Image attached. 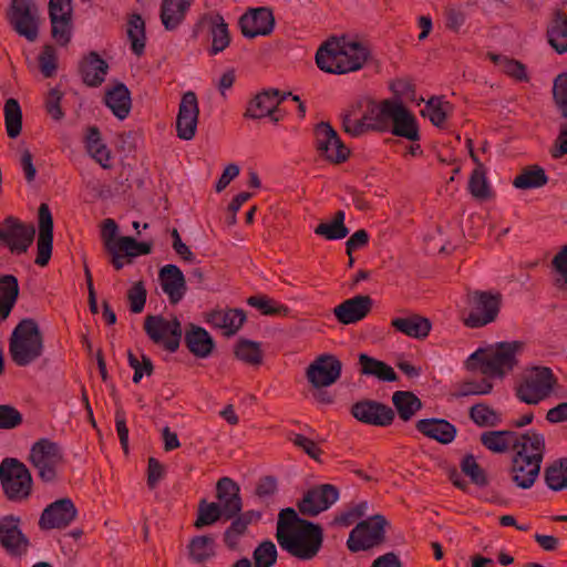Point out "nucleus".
<instances>
[{
  "label": "nucleus",
  "instance_id": "nucleus-1",
  "mask_svg": "<svg viewBox=\"0 0 567 567\" xmlns=\"http://www.w3.org/2000/svg\"><path fill=\"white\" fill-rule=\"evenodd\" d=\"M276 538L289 555L300 560H310L320 551L323 530L319 524L300 518L291 508L281 509L278 515Z\"/></svg>",
  "mask_w": 567,
  "mask_h": 567
},
{
  "label": "nucleus",
  "instance_id": "nucleus-2",
  "mask_svg": "<svg viewBox=\"0 0 567 567\" xmlns=\"http://www.w3.org/2000/svg\"><path fill=\"white\" fill-rule=\"evenodd\" d=\"M370 55L368 47L346 35L328 39L316 53L318 68L327 73L343 74L360 70Z\"/></svg>",
  "mask_w": 567,
  "mask_h": 567
},
{
  "label": "nucleus",
  "instance_id": "nucleus-3",
  "mask_svg": "<svg viewBox=\"0 0 567 567\" xmlns=\"http://www.w3.org/2000/svg\"><path fill=\"white\" fill-rule=\"evenodd\" d=\"M394 100L377 102L371 97H361L352 103L342 114V128L353 137L367 132L389 131V116Z\"/></svg>",
  "mask_w": 567,
  "mask_h": 567
},
{
  "label": "nucleus",
  "instance_id": "nucleus-4",
  "mask_svg": "<svg viewBox=\"0 0 567 567\" xmlns=\"http://www.w3.org/2000/svg\"><path fill=\"white\" fill-rule=\"evenodd\" d=\"M524 347L523 341H511L498 342L487 350L478 349L467 358L465 367L471 372H480L491 379H503L517 365V354Z\"/></svg>",
  "mask_w": 567,
  "mask_h": 567
},
{
  "label": "nucleus",
  "instance_id": "nucleus-5",
  "mask_svg": "<svg viewBox=\"0 0 567 567\" xmlns=\"http://www.w3.org/2000/svg\"><path fill=\"white\" fill-rule=\"evenodd\" d=\"M43 336L34 319H22L9 340V353L12 361L19 367H25L43 353Z\"/></svg>",
  "mask_w": 567,
  "mask_h": 567
},
{
  "label": "nucleus",
  "instance_id": "nucleus-6",
  "mask_svg": "<svg viewBox=\"0 0 567 567\" xmlns=\"http://www.w3.org/2000/svg\"><path fill=\"white\" fill-rule=\"evenodd\" d=\"M0 482L6 497L11 502H23L31 495V473L18 458L7 457L1 462Z\"/></svg>",
  "mask_w": 567,
  "mask_h": 567
},
{
  "label": "nucleus",
  "instance_id": "nucleus-7",
  "mask_svg": "<svg viewBox=\"0 0 567 567\" xmlns=\"http://www.w3.org/2000/svg\"><path fill=\"white\" fill-rule=\"evenodd\" d=\"M556 378L547 367H533L523 375L516 388L517 398L527 404H537L548 398L556 385Z\"/></svg>",
  "mask_w": 567,
  "mask_h": 567
},
{
  "label": "nucleus",
  "instance_id": "nucleus-8",
  "mask_svg": "<svg viewBox=\"0 0 567 567\" xmlns=\"http://www.w3.org/2000/svg\"><path fill=\"white\" fill-rule=\"evenodd\" d=\"M388 520L382 515H373L361 520L350 532L347 547L351 553H359L381 546L385 542Z\"/></svg>",
  "mask_w": 567,
  "mask_h": 567
},
{
  "label": "nucleus",
  "instance_id": "nucleus-9",
  "mask_svg": "<svg viewBox=\"0 0 567 567\" xmlns=\"http://www.w3.org/2000/svg\"><path fill=\"white\" fill-rule=\"evenodd\" d=\"M29 461L37 468L39 477L51 483L56 480L58 467L63 463V453L58 443L41 439L32 445Z\"/></svg>",
  "mask_w": 567,
  "mask_h": 567
},
{
  "label": "nucleus",
  "instance_id": "nucleus-10",
  "mask_svg": "<svg viewBox=\"0 0 567 567\" xmlns=\"http://www.w3.org/2000/svg\"><path fill=\"white\" fill-rule=\"evenodd\" d=\"M144 330L154 343L163 346L168 352L174 353L178 350L183 329L176 317L168 320L163 316L150 315L144 320Z\"/></svg>",
  "mask_w": 567,
  "mask_h": 567
},
{
  "label": "nucleus",
  "instance_id": "nucleus-11",
  "mask_svg": "<svg viewBox=\"0 0 567 567\" xmlns=\"http://www.w3.org/2000/svg\"><path fill=\"white\" fill-rule=\"evenodd\" d=\"M472 309L464 319L468 328H481L494 322L499 313L502 295L499 292L473 291L468 295Z\"/></svg>",
  "mask_w": 567,
  "mask_h": 567
},
{
  "label": "nucleus",
  "instance_id": "nucleus-12",
  "mask_svg": "<svg viewBox=\"0 0 567 567\" xmlns=\"http://www.w3.org/2000/svg\"><path fill=\"white\" fill-rule=\"evenodd\" d=\"M34 235L33 225L22 223L14 216H8L0 223V246L12 254H25L34 240Z\"/></svg>",
  "mask_w": 567,
  "mask_h": 567
},
{
  "label": "nucleus",
  "instance_id": "nucleus-13",
  "mask_svg": "<svg viewBox=\"0 0 567 567\" xmlns=\"http://www.w3.org/2000/svg\"><path fill=\"white\" fill-rule=\"evenodd\" d=\"M342 362L330 353L318 355L306 369V379L311 388L330 386L341 377Z\"/></svg>",
  "mask_w": 567,
  "mask_h": 567
},
{
  "label": "nucleus",
  "instance_id": "nucleus-14",
  "mask_svg": "<svg viewBox=\"0 0 567 567\" xmlns=\"http://www.w3.org/2000/svg\"><path fill=\"white\" fill-rule=\"evenodd\" d=\"M315 133L317 150L322 157L333 164H340L348 159L350 150L329 123H319L316 126Z\"/></svg>",
  "mask_w": 567,
  "mask_h": 567
},
{
  "label": "nucleus",
  "instance_id": "nucleus-15",
  "mask_svg": "<svg viewBox=\"0 0 567 567\" xmlns=\"http://www.w3.org/2000/svg\"><path fill=\"white\" fill-rule=\"evenodd\" d=\"M9 21L18 34L33 42L38 38L37 9L30 0H13Z\"/></svg>",
  "mask_w": 567,
  "mask_h": 567
},
{
  "label": "nucleus",
  "instance_id": "nucleus-16",
  "mask_svg": "<svg viewBox=\"0 0 567 567\" xmlns=\"http://www.w3.org/2000/svg\"><path fill=\"white\" fill-rule=\"evenodd\" d=\"M339 498V491L332 484H322L309 489L298 502L299 512L306 516H317L328 509Z\"/></svg>",
  "mask_w": 567,
  "mask_h": 567
},
{
  "label": "nucleus",
  "instance_id": "nucleus-17",
  "mask_svg": "<svg viewBox=\"0 0 567 567\" xmlns=\"http://www.w3.org/2000/svg\"><path fill=\"white\" fill-rule=\"evenodd\" d=\"M78 515V509L71 498H60L48 505L39 519L41 529H61L68 527Z\"/></svg>",
  "mask_w": 567,
  "mask_h": 567
},
{
  "label": "nucleus",
  "instance_id": "nucleus-18",
  "mask_svg": "<svg viewBox=\"0 0 567 567\" xmlns=\"http://www.w3.org/2000/svg\"><path fill=\"white\" fill-rule=\"evenodd\" d=\"M199 107L197 96L193 91L183 94L176 118L177 136L184 141L194 138L197 131Z\"/></svg>",
  "mask_w": 567,
  "mask_h": 567
},
{
  "label": "nucleus",
  "instance_id": "nucleus-19",
  "mask_svg": "<svg viewBox=\"0 0 567 567\" xmlns=\"http://www.w3.org/2000/svg\"><path fill=\"white\" fill-rule=\"evenodd\" d=\"M351 414L358 421L374 426H388L395 416L390 406L372 400H362L354 403L351 408Z\"/></svg>",
  "mask_w": 567,
  "mask_h": 567
},
{
  "label": "nucleus",
  "instance_id": "nucleus-20",
  "mask_svg": "<svg viewBox=\"0 0 567 567\" xmlns=\"http://www.w3.org/2000/svg\"><path fill=\"white\" fill-rule=\"evenodd\" d=\"M279 94L280 91L278 89L264 90L258 93L249 101L244 116L252 120L269 117L271 122L278 123L281 120V116L277 115L280 105V101H278Z\"/></svg>",
  "mask_w": 567,
  "mask_h": 567
},
{
  "label": "nucleus",
  "instance_id": "nucleus-21",
  "mask_svg": "<svg viewBox=\"0 0 567 567\" xmlns=\"http://www.w3.org/2000/svg\"><path fill=\"white\" fill-rule=\"evenodd\" d=\"M216 505L224 514V519L229 520L243 511V499L239 485L229 477H221L216 483Z\"/></svg>",
  "mask_w": 567,
  "mask_h": 567
},
{
  "label": "nucleus",
  "instance_id": "nucleus-22",
  "mask_svg": "<svg viewBox=\"0 0 567 567\" xmlns=\"http://www.w3.org/2000/svg\"><path fill=\"white\" fill-rule=\"evenodd\" d=\"M373 300L369 295H357L333 308V315L342 324H353L363 320L372 311Z\"/></svg>",
  "mask_w": 567,
  "mask_h": 567
},
{
  "label": "nucleus",
  "instance_id": "nucleus-23",
  "mask_svg": "<svg viewBox=\"0 0 567 567\" xmlns=\"http://www.w3.org/2000/svg\"><path fill=\"white\" fill-rule=\"evenodd\" d=\"M274 25L275 18L272 11L268 8L250 9L239 19L241 33L248 39L270 34Z\"/></svg>",
  "mask_w": 567,
  "mask_h": 567
},
{
  "label": "nucleus",
  "instance_id": "nucleus-24",
  "mask_svg": "<svg viewBox=\"0 0 567 567\" xmlns=\"http://www.w3.org/2000/svg\"><path fill=\"white\" fill-rule=\"evenodd\" d=\"M20 518L8 515L0 520V544L13 556H21L27 553L29 547L28 538L22 534Z\"/></svg>",
  "mask_w": 567,
  "mask_h": 567
},
{
  "label": "nucleus",
  "instance_id": "nucleus-25",
  "mask_svg": "<svg viewBox=\"0 0 567 567\" xmlns=\"http://www.w3.org/2000/svg\"><path fill=\"white\" fill-rule=\"evenodd\" d=\"M53 245V218L47 204L39 207V235L37 240V258L34 262L44 267L49 264Z\"/></svg>",
  "mask_w": 567,
  "mask_h": 567
},
{
  "label": "nucleus",
  "instance_id": "nucleus-26",
  "mask_svg": "<svg viewBox=\"0 0 567 567\" xmlns=\"http://www.w3.org/2000/svg\"><path fill=\"white\" fill-rule=\"evenodd\" d=\"M261 519L259 511L249 509L239 512L235 517L230 518V525L223 534V542L229 550L239 548L240 539L247 535L249 525L258 523Z\"/></svg>",
  "mask_w": 567,
  "mask_h": 567
},
{
  "label": "nucleus",
  "instance_id": "nucleus-27",
  "mask_svg": "<svg viewBox=\"0 0 567 567\" xmlns=\"http://www.w3.org/2000/svg\"><path fill=\"white\" fill-rule=\"evenodd\" d=\"M391 123L392 134L405 137L410 141H416L419 138L415 117L400 100H394L393 102V106L389 116V125Z\"/></svg>",
  "mask_w": 567,
  "mask_h": 567
},
{
  "label": "nucleus",
  "instance_id": "nucleus-28",
  "mask_svg": "<svg viewBox=\"0 0 567 567\" xmlns=\"http://www.w3.org/2000/svg\"><path fill=\"white\" fill-rule=\"evenodd\" d=\"M542 462L534 457L523 458L520 454L514 455L509 471L513 483L523 489L530 488L539 475Z\"/></svg>",
  "mask_w": 567,
  "mask_h": 567
},
{
  "label": "nucleus",
  "instance_id": "nucleus-29",
  "mask_svg": "<svg viewBox=\"0 0 567 567\" xmlns=\"http://www.w3.org/2000/svg\"><path fill=\"white\" fill-rule=\"evenodd\" d=\"M158 279L163 291L167 295L169 302H179L186 290L184 274L176 265H165L158 271Z\"/></svg>",
  "mask_w": 567,
  "mask_h": 567
},
{
  "label": "nucleus",
  "instance_id": "nucleus-30",
  "mask_svg": "<svg viewBox=\"0 0 567 567\" xmlns=\"http://www.w3.org/2000/svg\"><path fill=\"white\" fill-rule=\"evenodd\" d=\"M423 435L442 444L451 443L456 436V427L443 419H422L415 424Z\"/></svg>",
  "mask_w": 567,
  "mask_h": 567
},
{
  "label": "nucleus",
  "instance_id": "nucleus-31",
  "mask_svg": "<svg viewBox=\"0 0 567 567\" xmlns=\"http://www.w3.org/2000/svg\"><path fill=\"white\" fill-rule=\"evenodd\" d=\"M187 349L197 358H207L212 354L215 343L209 333L202 327L189 323L184 336Z\"/></svg>",
  "mask_w": 567,
  "mask_h": 567
},
{
  "label": "nucleus",
  "instance_id": "nucleus-32",
  "mask_svg": "<svg viewBox=\"0 0 567 567\" xmlns=\"http://www.w3.org/2000/svg\"><path fill=\"white\" fill-rule=\"evenodd\" d=\"M245 321L246 315L241 309L215 310L208 318V322L214 328L220 329L225 337L236 334Z\"/></svg>",
  "mask_w": 567,
  "mask_h": 567
},
{
  "label": "nucleus",
  "instance_id": "nucleus-33",
  "mask_svg": "<svg viewBox=\"0 0 567 567\" xmlns=\"http://www.w3.org/2000/svg\"><path fill=\"white\" fill-rule=\"evenodd\" d=\"M391 327L408 337L425 339L431 332L432 323L430 319L417 313H412L404 318H393L391 320Z\"/></svg>",
  "mask_w": 567,
  "mask_h": 567
},
{
  "label": "nucleus",
  "instance_id": "nucleus-34",
  "mask_svg": "<svg viewBox=\"0 0 567 567\" xmlns=\"http://www.w3.org/2000/svg\"><path fill=\"white\" fill-rule=\"evenodd\" d=\"M514 455L525 457H534V460L543 461L545 452V439L542 434L528 431L524 434L517 433V440L513 445Z\"/></svg>",
  "mask_w": 567,
  "mask_h": 567
},
{
  "label": "nucleus",
  "instance_id": "nucleus-35",
  "mask_svg": "<svg viewBox=\"0 0 567 567\" xmlns=\"http://www.w3.org/2000/svg\"><path fill=\"white\" fill-rule=\"evenodd\" d=\"M107 70V63L96 52H91L80 65L83 82L92 87L104 82Z\"/></svg>",
  "mask_w": 567,
  "mask_h": 567
},
{
  "label": "nucleus",
  "instance_id": "nucleus-36",
  "mask_svg": "<svg viewBox=\"0 0 567 567\" xmlns=\"http://www.w3.org/2000/svg\"><path fill=\"white\" fill-rule=\"evenodd\" d=\"M546 37L549 45L558 54L567 52V14L565 12L561 10L554 12L546 30Z\"/></svg>",
  "mask_w": 567,
  "mask_h": 567
},
{
  "label": "nucleus",
  "instance_id": "nucleus-37",
  "mask_svg": "<svg viewBox=\"0 0 567 567\" xmlns=\"http://www.w3.org/2000/svg\"><path fill=\"white\" fill-rule=\"evenodd\" d=\"M104 100L117 118L124 120L130 114L132 105L131 93L123 83H117L107 90Z\"/></svg>",
  "mask_w": 567,
  "mask_h": 567
},
{
  "label": "nucleus",
  "instance_id": "nucleus-38",
  "mask_svg": "<svg viewBox=\"0 0 567 567\" xmlns=\"http://www.w3.org/2000/svg\"><path fill=\"white\" fill-rule=\"evenodd\" d=\"M188 557L197 565H205L216 556V543L213 536L199 535L193 537L188 545Z\"/></svg>",
  "mask_w": 567,
  "mask_h": 567
},
{
  "label": "nucleus",
  "instance_id": "nucleus-39",
  "mask_svg": "<svg viewBox=\"0 0 567 567\" xmlns=\"http://www.w3.org/2000/svg\"><path fill=\"white\" fill-rule=\"evenodd\" d=\"M19 297V282L13 275L0 276V320H6Z\"/></svg>",
  "mask_w": 567,
  "mask_h": 567
},
{
  "label": "nucleus",
  "instance_id": "nucleus-40",
  "mask_svg": "<svg viewBox=\"0 0 567 567\" xmlns=\"http://www.w3.org/2000/svg\"><path fill=\"white\" fill-rule=\"evenodd\" d=\"M516 440L517 433L514 431H486L480 436L481 444L496 454L508 452Z\"/></svg>",
  "mask_w": 567,
  "mask_h": 567
},
{
  "label": "nucleus",
  "instance_id": "nucleus-41",
  "mask_svg": "<svg viewBox=\"0 0 567 567\" xmlns=\"http://www.w3.org/2000/svg\"><path fill=\"white\" fill-rule=\"evenodd\" d=\"M190 1L163 0L161 7V21L166 30L176 29L185 18Z\"/></svg>",
  "mask_w": 567,
  "mask_h": 567
},
{
  "label": "nucleus",
  "instance_id": "nucleus-42",
  "mask_svg": "<svg viewBox=\"0 0 567 567\" xmlns=\"http://www.w3.org/2000/svg\"><path fill=\"white\" fill-rule=\"evenodd\" d=\"M205 19L210 27L212 48L209 52L215 55L223 52L230 43L228 25L219 13L210 14Z\"/></svg>",
  "mask_w": 567,
  "mask_h": 567
},
{
  "label": "nucleus",
  "instance_id": "nucleus-43",
  "mask_svg": "<svg viewBox=\"0 0 567 567\" xmlns=\"http://www.w3.org/2000/svg\"><path fill=\"white\" fill-rule=\"evenodd\" d=\"M360 371L365 375H373L381 381L393 382L398 380V375L392 367L383 361L372 358L365 353L359 355Z\"/></svg>",
  "mask_w": 567,
  "mask_h": 567
},
{
  "label": "nucleus",
  "instance_id": "nucleus-44",
  "mask_svg": "<svg viewBox=\"0 0 567 567\" xmlns=\"http://www.w3.org/2000/svg\"><path fill=\"white\" fill-rule=\"evenodd\" d=\"M392 403L395 406L401 420L410 421L414 414L422 409L421 400L410 391H396L392 395Z\"/></svg>",
  "mask_w": 567,
  "mask_h": 567
},
{
  "label": "nucleus",
  "instance_id": "nucleus-45",
  "mask_svg": "<svg viewBox=\"0 0 567 567\" xmlns=\"http://www.w3.org/2000/svg\"><path fill=\"white\" fill-rule=\"evenodd\" d=\"M548 183V176L545 169L538 165H530L522 169L514 178L513 185L518 189H532L545 186Z\"/></svg>",
  "mask_w": 567,
  "mask_h": 567
},
{
  "label": "nucleus",
  "instance_id": "nucleus-46",
  "mask_svg": "<svg viewBox=\"0 0 567 567\" xmlns=\"http://www.w3.org/2000/svg\"><path fill=\"white\" fill-rule=\"evenodd\" d=\"M85 146L90 155L103 167H111L110 152L102 142L101 133L96 126L89 127L85 137Z\"/></svg>",
  "mask_w": 567,
  "mask_h": 567
},
{
  "label": "nucleus",
  "instance_id": "nucleus-47",
  "mask_svg": "<svg viewBox=\"0 0 567 567\" xmlns=\"http://www.w3.org/2000/svg\"><path fill=\"white\" fill-rule=\"evenodd\" d=\"M344 212L338 210L334 214L332 221L320 223L315 228V234L328 240H338L346 238L349 234V229L344 225Z\"/></svg>",
  "mask_w": 567,
  "mask_h": 567
},
{
  "label": "nucleus",
  "instance_id": "nucleus-48",
  "mask_svg": "<svg viewBox=\"0 0 567 567\" xmlns=\"http://www.w3.org/2000/svg\"><path fill=\"white\" fill-rule=\"evenodd\" d=\"M554 287L567 295V244L561 246L550 262Z\"/></svg>",
  "mask_w": 567,
  "mask_h": 567
},
{
  "label": "nucleus",
  "instance_id": "nucleus-49",
  "mask_svg": "<svg viewBox=\"0 0 567 567\" xmlns=\"http://www.w3.org/2000/svg\"><path fill=\"white\" fill-rule=\"evenodd\" d=\"M544 478L553 491L567 488V458H559L545 468Z\"/></svg>",
  "mask_w": 567,
  "mask_h": 567
},
{
  "label": "nucleus",
  "instance_id": "nucleus-50",
  "mask_svg": "<svg viewBox=\"0 0 567 567\" xmlns=\"http://www.w3.org/2000/svg\"><path fill=\"white\" fill-rule=\"evenodd\" d=\"M470 419L480 427H494L502 423V415L485 403H477L468 411Z\"/></svg>",
  "mask_w": 567,
  "mask_h": 567
},
{
  "label": "nucleus",
  "instance_id": "nucleus-51",
  "mask_svg": "<svg viewBox=\"0 0 567 567\" xmlns=\"http://www.w3.org/2000/svg\"><path fill=\"white\" fill-rule=\"evenodd\" d=\"M235 357L249 365H259L262 362L260 343L248 339H239L234 349Z\"/></svg>",
  "mask_w": 567,
  "mask_h": 567
},
{
  "label": "nucleus",
  "instance_id": "nucleus-52",
  "mask_svg": "<svg viewBox=\"0 0 567 567\" xmlns=\"http://www.w3.org/2000/svg\"><path fill=\"white\" fill-rule=\"evenodd\" d=\"M127 37L131 41V49L141 56L145 49V22L140 14H132L127 23Z\"/></svg>",
  "mask_w": 567,
  "mask_h": 567
},
{
  "label": "nucleus",
  "instance_id": "nucleus-53",
  "mask_svg": "<svg viewBox=\"0 0 567 567\" xmlns=\"http://www.w3.org/2000/svg\"><path fill=\"white\" fill-rule=\"evenodd\" d=\"M4 123L10 138H16L20 135L22 130V111L16 99H8L4 103Z\"/></svg>",
  "mask_w": 567,
  "mask_h": 567
},
{
  "label": "nucleus",
  "instance_id": "nucleus-54",
  "mask_svg": "<svg viewBox=\"0 0 567 567\" xmlns=\"http://www.w3.org/2000/svg\"><path fill=\"white\" fill-rule=\"evenodd\" d=\"M452 111V105L439 96H432L425 103V107L421 114L429 117L431 123L435 126H442L445 122L447 114Z\"/></svg>",
  "mask_w": 567,
  "mask_h": 567
},
{
  "label": "nucleus",
  "instance_id": "nucleus-55",
  "mask_svg": "<svg viewBox=\"0 0 567 567\" xmlns=\"http://www.w3.org/2000/svg\"><path fill=\"white\" fill-rule=\"evenodd\" d=\"M221 518L224 519V514L220 512V508L216 505L215 502H207L206 499H202L198 504L197 518L194 523V526L200 529L205 526L215 524Z\"/></svg>",
  "mask_w": 567,
  "mask_h": 567
},
{
  "label": "nucleus",
  "instance_id": "nucleus-56",
  "mask_svg": "<svg viewBox=\"0 0 567 567\" xmlns=\"http://www.w3.org/2000/svg\"><path fill=\"white\" fill-rule=\"evenodd\" d=\"M468 189L475 198L487 199L489 197L486 169L483 164H480L478 167H475L473 171L468 182Z\"/></svg>",
  "mask_w": 567,
  "mask_h": 567
},
{
  "label": "nucleus",
  "instance_id": "nucleus-57",
  "mask_svg": "<svg viewBox=\"0 0 567 567\" xmlns=\"http://www.w3.org/2000/svg\"><path fill=\"white\" fill-rule=\"evenodd\" d=\"M247 302L265 316H287L289 312L288 307L279 305L275 300L265 296H251L248 298Z\"/></svg>",
  "mask_w": 567,
  "mask_h": 567
},
{
  "label": "nucleus",
  "instance_id": "nucleus-58",
  "mask_svg": "<svg viewBox=\"0 0 567 567\" xmlns=\"http://www.w3.org/2000/svg\"><path fill=\"white\" fill-rule=\"evenodd\" d=\"M255 567H272L277 561V548L271 540L261 542L252 553Z\"/></svg>",
  "mask_w": 567,
  "mask_h": 567
},
{
  "label": "nucleus",
  "instance_id": "nucleus-59",
  "mask_svg": "<svg viewBox=\"0 0 567 567\" xmlns=\"http://www.w3.org/2000/svg\"><path fill=\"white\" fill-rule=\"evenodd\" d=\"M117 248L122 249L125 256L128 258L127 262H131V258L148 255L152 251L151 243H138L135 238L130 236H122L117 238Z\"/></svg>",
  "mask_w": 567,
  "mask_h": 567
},
{
  "label": "nucleus",
  "instance_id": "nucleus-60",
  "mask_svg": "<svg viewBox=\"0 0 567 567\" xmlns=\"http://www.w3.org/2000/svg\"><path fill=\"white\" fill-rule=\"evenodd\" d=\"M491 378H483L481 381H463L458 384L457 392L454 394L456 398L470 396V395H482L488 394L493 384L489 381Z\"/></svg>",
  "mask_w": 567,
  "mask_h": 567
},
{
  "label": "nucleus",
  "instance_id": "nucleus-61",
  "mask_svg": "<svg viewBox=\"0 0 567 567\" xmlns=\"http://www.w3.org/2000/svg\"><path fill=\"white\" fill-rule=\"evenodd\" d=\"M461 470L474 484L478 486H486L488 484L485 471L480 466L472 454L464 456L461 462Z\"/></svg>",
  "mask_w": 567,
  "mask_h": 567
},
{
  "label": "nucleus",
  "instance_id": "nucleus-62",
  "mask_svg": "<svg viewBox=\"0 0 567 567\" xmlns=\"http://www.w3.org/2000/svg\"><path fill=\"white\" fill-rule=\"evenodd\" d=\"M289 440L295 446L301 449L313 461L322 463L321 455L323 452L313 440L300 433L293 434Z\"/></svg>",
  "mask_w": 567,
  "mask_h": 567
},
{
  "label": "nucleus",
  "instance_id": "nucleus-63",
  "mask_svg": "<svg viewBox=\"0 0 567 567\" xmlns=\"http://www.w3.org/2000/svg\"><path fill=\"white\" fill-rule=\"evenodd\" d=\"M39 68L44 78H52L58 69L55 49L52 45H44L39 55Z\"/></svg>",
  "mask_w": 567,
  "mask_h": 567
},
{
  "label": "nucleus",
  "instance_id": "nucleus-64",
  "mask_svg": "<svg viewBox=\"0 0 567 567\" xmlns=\"http://www.w3.org/2000/svg\"><path fill=\"white\" fill-rule=\"evenodd\" d=\"M553 96L556 106L560 111L564 118H567V76L558 75L555 79L553 87Z\"/></svg>",
  "mask_w": 567,
  "mask_h": 567
}]
</instances>
